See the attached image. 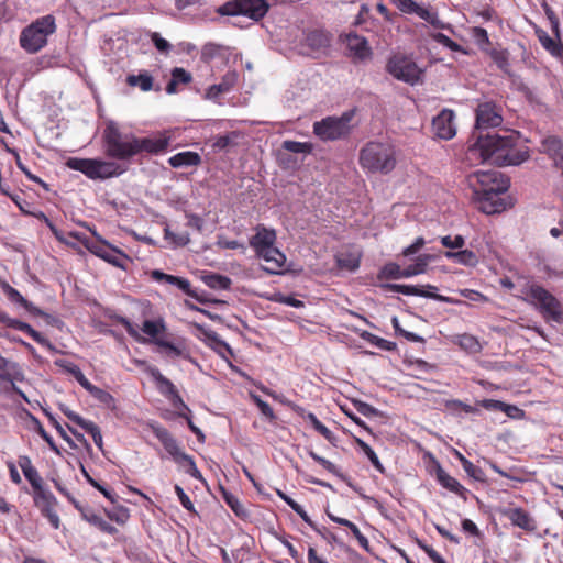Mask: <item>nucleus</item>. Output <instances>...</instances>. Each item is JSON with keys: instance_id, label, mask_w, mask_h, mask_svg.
Returning <instances> with one entry per match:
<instances>
[{"instance_id": "f257e3e1", "label": "nucleus", "mask_w": 563, "mask_h": 563, "mask_svg": "<svg viewBox=\"0 0 563 563\" xmlns=\"http://www.w3.org/2000/svg\"><path fill=\"white\" fill-rule=\"evenodd\" d=\"M514 143L512 135L479 133L476 142L468 147V155L496 165H519L529 158V151L515 148Z\"/></svg>"}, {"instance_id": "f03ea898", "label": "nucleus", "mask_w": 563, "mask_h": 563, "mask_svg": "<svg viewBox=\"0 0 563 563\" xmlns=\"http://www.w3.org/2000/svg\"><path fill=\"white\" fill-rule=\"evenodd\" d=\"M470 184L482 202L481 209L487 214L501 212L506 205L499 198L508 190L510 181L497 170H477L470 176Z\"/></svg>"}, {"instance_id": "7ed1b4c3", "label": "nucleus", "mask_w": 563, "mask_h": 563, "mask_svg": "<svg viewBox=\"0 0 563 563\" xmlns=\"http://www.w3.org/2000/svg\"><path fill=\"white\" fill-rule=\"evenodd\" d=\"M516 296L534 306L547 321L563 322V308L561 303L543 287L537 284L525 283Z\"/></svg>"}, {"instance_id": "20e7f679", "label": "nucleus", "mask_w": 563, "mask_h": 563, "mask_svg": "<svg viewBox=\"0 0 563 563\" xmlns=\"http://www.w3.org/2000/svg\"><path fill=\"white\" fill-rule=\"evenodd\" d=\"M396 151L391 144L369 142L360 152V164L371 173L387 175L396 167Z\"/></svg>"}, {"instance_id": "39448f33", "label": "nucleus", "mask_w": 563, "mask_h": 563, "mask_svg": "<svg viewBox=\"0 0 563 563\" xmlns=\"http://www.w3.org/2000/svg\"><path fill=\"white\" fill-rule=\"evenodd\" d=\"M102 139L107 156L119 161H128L135 156V135L121 132L117 122H107Z\"/></svg>"}, {"instance_id": "423d86ee", "label": "nucleus", "mask_w": 563, "mask_h": 563, "mask_svg": "<svg viewBox=\"0 0 563 563\" xmlns=\"http://www.w3.org/2000/svg\"><path fill=\"white\" fill-rule=\"evenodd\" d=\"M55 19L53 15H45L25 27L20 36L21 46L29 53H36L47 43V36L55 32Z\"/></svg>"}, {"instance_id": "0eeeda50", "label": "nucleus", "mask_w": 563, "mask_h": 563, "mask_svg": "<svg viewBox=\"0 0 563 563\" xmlns=\"http://www.w3.org/2000/svg\"><path fill=\"white\" fill-rule=\"evenodd\" d=\"M386 70L395 79L410 86L421 84L424 74L423 68L416 63L412 56L402 53H396L388 58Z\"/></svg>"}, {"instance_id": "6e6552de", "label": "nucleus", "mask_w": 563, "mask_h": 563, "mask_svg": "<svg viewBox=\"0 0 563 563\" xmlns=\"http://www.w3.org/2000/svg\"><path fill=\"white\" fill-rule=\"evenodd\" d=\"M66 166L70 169L81 172L90 179H107L123 173V169L115 162L96 158L70 157L67 159Z\"/></svg>"}, {"instance_id": "1a4fd4ad", "label": "nucleus", "mask_w": 563, "mask_h": 563, "mask_svg": "<svg viewBox=\"0 0 563 563\" xmlns=\"http://www.w3.org/2000/svg\"><path fill=\"white\" fill-rule=\"evenodd\" d=\"M353 111H346L341 117H327L313 123V133L322 141H335L350 134Z\"/></svg>"}, {"instance_id": "9d476101", "label": "nucleus", "mask_w": 563, "mask_h": 563, "mask_svg": "<svg viewBox=\"0 0 563 563\" xmlns=\"http://www.w3.org/2000/svg\"><path fill=\"white\" fill-rule=\"evenodd\" d=\"M152 429L155 437L161 441L164 449L175 460V462L185 463L186 472L194 478L202 481V474L197 468L192 456L181 451L176 439L168 432V430L159 426H152Z\"/></svg>"}, {"instance_id": "9b49d317", "label": "nucleus", "mask_w": 563, "mask_h": 563, "mask_svg": "<svg viewBox=\"0 0 563 563\" xmlns=\"http://www.w3.org/2000/svg\"><path fill=\"white\" fill-rule=\"evenodd\" d=\"M268 8L265 0H233L219 7L217 11L221 15H243L258 21L267 13Z\"/></svg>"}, {"instance_id": "f8f14e48", "label": "nucleus", "mask_w": 563, "mask_h": 563, "mask_svg": "<svg viewBox=\"0 0 563 563\" xmlns=\"http://www.w3.org/2000/svg\"><path fill=\"white\" fill-rule=\"evenodd\" d=\"M92 233L98 238V241H87V249L98 257L110 263L111 265L119 267L121 269H126V263L130 261L129 256L121 252L120 250H118L117 247L110 245L108 242L101 240L95 231Z\"/></svg>"}, {"instance_id": "ddd939ff", "label": "nucleus", "mask_w": 563, "mask_h": 563, "mask_svg": "<svg viewBox=\"0 0 563 563\" xmlns=\"http://www.w3.org/2000/svg\"><path fill=\"white\" fill-rule=\"evenodd\" d=\"M503 122L501 107L494 101L479 102L476 108L477 131L499 126Z\"/></svg>"}, {"instance_id": "4468645a", "label": "nucleus", "mask_w": 563, "mask_h": 563, "mask_svg": "<svg viewBox=\"0 0 563 563\" xmlns=\"http://www.w3.org/2000/svg\"><path fill=\"white\" fill-rule=\"evenodd\" d=\"M170 136L167 132H159L148 137L135 136V155L143 152L148 154H157L166 150L169 145Z\"/></svg>"}, {"instance_id": "2eb2a0df", "label": "nucleus", "mask_w": 563, "mask_h": 563, "mask_svg": "<svg viewBox=\"0 0 563 563\" xmlns=\"http://www.w3.org/2000/svg\"><path fill=\"white\" fill-rule=\"evenodd\" d=\"M454 117L452 110L444 109L433 119L432 124L438 137L450 140L455 135Z\"/></svg>"}, {"instance_id": "dca6fc26", "label": "nucleus", "mask_w": 563, "mask_h": 563, "mask_svg": "<svg viewBox=\"0 0 563 563\" xmlns=\"http://www.w3.org/2000/svg\"><path fill=\"white\" fill-rule=\"evenodd\" d=\"M276 232L274 229H267L263 224L255 228V234L250 239V246L255 253L263 252L264 250L275 246Z\"/></svg>"}, {"instance_id": "f3484780", "label": "nucleus", "mask_w": 563, "mask_h": 563, "mask_svg": "<svg viewBox=\"0 0 563 563\" xmlns=\"http://www.w3.org/2000/svg\"><path fill=\"white\" fill-rule=\"evenodd\" d=\"M0 322H2L3 324H5L9 328L26 332L38 344H41L49 350H54V346L52 345V343L46 338H44L40 332L35 331L29 323H25L18 319L10 318L5 313H0Z\"/></svg>"}, {"instance_id": "a211bd4d", "label": "nucleus", "mask_w": 563, "mask_h": 563, "mask_svg": "<svg viewBox=\"0 0 563 563\" xmlns=\"http://www.w3.org/2000/svg\"><path fill=\"white\" fill-rule=\"evenodd\" d=\"M194 327L206 338L208 345L220 356L227 358V355H233L229 344L222 341L214 331L209 330L199 323H194Z\"/></svg>"}, {"instance_id": "6ab92c4d", "label": "nucleus", "mask_w": 563, "mask_h": 563, "mask_svg": "<svg viewBox=\"0 0 563 563\" xmlns=\"http://www.w3.org/2000/svg\"><path fill=\"white\" fill-rule=\"evenodd\" d=\"M351 55L357 60H366L372 56V49L365 37L357 34H349L346 38Z\"/></svg>"}, {"instance_id": "aec40b11", "label": "nucleus", "mask_w": 563, "mask_h": 563, "mask_svg": "<svg viewBox=\"0 0 563 563\" xmlns=\"http://www.w3.org/2000/svg\"><path fill=\"white\" fill-rule=\"evenodd\" d=\"M256 255L266 263L264 269L271 274H277L286 262L285 254L275 246L264 250Z\"/></svg>"}, {"instance_id": "412c9836", "label": "nucleus", "mask_w": 563, "mask_h": 563, "mask_svg": "<svg viewBox=\"0 0 563 563\" xmlns=\"http://www.w3.org/2000/svg\"><path fill=\"white\" fill-rule=\"evenodd\" d=\"M73 504L76 509L80 511L81 517L92 526L109 534H114L118 532V529L114 526L108 523L103 518L95 514L91 509L81 506L77 500H73Z\"/></svg>"}, {"instance_id": "4be33fe9", "label": "nucleus", "mask_w": 563, "mask_h": 563, "mask_svg": "<svg viewBox=\"0 0 563 563\" xmlns=\"http://www.w3.org/2000/svg\"><path fill=\"white\" fill-rule=\"evenodd\" d=\"M540 151L549 155L556 166L563 167V141L555 136H548L541 141Z\"/></svg>"}, {"instance_id": "5701e85b", "label": "nucleus", "mask_w": 563, "mask_h": 563, "mask_svg": "<svg viewBox=\"0 0 563 563\" xmlns=\"http://www.w3.org/2000/svg\"><path fill=\"white\" fill-rule=\"evenodd\" d=\"M151 277L155 280V282H158V283H167V284H170V285H174L176 286L177 288H179L180 290H183L185 294H187L188 296L190 297H197L194 291L191 290V286H190V283L188 279L186 278H183V277H178V276H174V275H169V274H166L162 271H158V269H154L151 272Z\"/></svg>"}, {"instance_id": "b1692460", "label": "nucleus", "mask_w": 563, "mask_h": 563, "mask_svg": "<svg viewBox=\"0 0 563 563\" xmlns=\"http://www.w3.org/2000/svg\"><path fill=\"white\" fill-rule=\"evenodd\" d=\"M503 514L511 521L512 525L523 530L532 531L536 529L534 520L521 508H507Z\"/></svg>"}, {"instance_id": "393cba45", "label": "nucleus", "mask_w": 563, "mask_h": 563, "mask_svg": "<svg viewBox=\"0 0 563 563\" xmlns=\"http://www.w3.org/2000/svg\"><path fill=\"white\" fill-rule=\"evenodd\" d=\"M236 73L229 71L223 77L220 84L212 85L208 88L206 92V98L210 100H216L220 95L229 92L236 82Z\"/></svg>"}, {"instance_id": "a878e982", "label": "nucleus", "mask_w": 563, "mask_h": 563, "mask_svg": "<svg viewBox=\"0 0 563 563\" xmlns=\"http://www.w3.org/2000/svg\"><path fill=\"white\" fill-rule=\"evenodd\" d=\"M2 289L12 302L19 303L20 306L25 308L30 313L35 316L47 317L46 313H44L41 309L35 307L32 302L27 301L15 288L10 286L9 284L4 283L2 285Z\"/></svg>"}, {"instance_id": "bb28decb", "label": "nucleus", "mask_w": 563, "mask_h": 563, "mask_svg": "<svg viewBox=\"0 0 563 563\" xmlns=\"http://www.w3.org/2000/svg\"><path fill=\"white\" fill-rule=\"evenodd\" d=\"M168 163L174 168L198 166L201 163V157L196 152H181L172 156Z\"/></svg>"}, {"instance_id": "cd10ccee", "label": "nucleus", "mask_w": 563, "mask_h": 563, "mask_svg": "<svg viewBox=\"0 0 563 563\" xmlns=\"http://www.w3.org/2000/svg\"><path fill=\"white\" fill-rule=\"evenodd\" d=\"M330 42V35L323 31H312L306 36V45L316 52L327 48Z\"/></svg>"}, {"instance_id": "c85d7f7f", "label": "nucleus", "mask_w": 563, "mask_h": 563, "mask_svg": "<svg viewBox=\"0 0 563 563\" xmlns=\"http://www.w3.org/2000/svg\"><path fill=\"white\" fill-rule=\"evenodd\" d=\"M438 482L450 492L463 496L466 489L452 476H450L441 466L437 468Z\"/></svg>"}, {"instance_id": "c756f323", "label": "nucleus", "mask_w": 563, "mask_h": 563, "mask_svg": "<svg viewBox=\"0 0 563 563\" xmlns=\"http://www.w3.org/2000/svg\"><path fill=\"white\" fill-rule=\"evenodd\" d=\"M432 258V255L429 254L419 255L413 264H410L404 268L402 276L405 278H409L419 274H423Z\"/></svg>"}, {"instance_id": "7c9ffc66", "label": "nucleus", "mask_w": 563, "mask_h": 563, "mask_svg": "<svg viewBox=\"0 0 563 563\" xmlns=\"http://www.w3.org/2000/svg\"><path fill=\"white\" fill-rule=\"evenodd\" d=\"M538 38L541 45L553 56L560 58L563 56V46L552 38L545 31H537Z\"/></svg>"}, {"instance_id": "2f4dec72", "label": "nucleus", "mask_w": 563, "mask_h": 563, "mask_svg": "<svg viewBox=\"0 0 563 563\" xmlns=\"http://www.w3.org/2000/svg\"><path fill=\"white\" fill-rule=\"evenodd\" d=\"M126 82L131 87L139 86L142 91H150L153 88V77L147 71L140 73L139 75H129Z\"/></svg>"}, {"instance_id": "473e14b6", "label": "nucleus", "mask_w": 563, "mask_h": 563, "mask_svg": "<svg viewBox=\"0 0 563 563\" xmlns=\"http://www.w3.org/2000/svg\"><path fill=\"white\" fill-rule=\"evenodd\" d=\"M336 263L340 268L353 272L360 266V256L355 253L341 252L336 255Z\"/></svg>"}, {"instance_id": "72a5a7b5", "label": "nucleus", "mask_w": 563, "mask_h": 563, "mask_svg": "<svg viewBox=\"0 0 563 563\" xmlns=\"http://www.w3.org/2000/svg\"><path fill=\"white\" fill-rule=\"evenodd\" d=\"M446 256L463 265L474 266L477 264V256L470 250L446 252Z\"/></svg>"}, {"instance_id": "f704fd0d", "label": "nucleus", "mask_w": 563, "mask_h": 563, "mask_svg": "<svg viewBox=\"0 0 563 563\" xmlns=\"http://www.w3.org/2000/svg\"><path fill=\"white\" fill-rule=\"evenodd\" d=\"M203 282L213 289H228L231 285L230 278L219 274H208L203 276Z\"/></svg>"}, {"instance_id": "c9c22d12", "label": "nucleus", "mask_w": 563, "mask_h": 563, "mask_svg": "<svg viewBox=\"0 0 563 563\" xmlns=\"http://www.w3.org/2000/svg\"><path fill=\"white\" fill-rule=\"evenodd\" d=\"M223 498L232 511L240 518L247 517V510L240 503L239 498L231 493L223 490Z\"/></svg>"}, {"instance_id": "e433bc0d", "label": "nucleus", "mask_w": 563, "mask_h": 563, "mask_svg": "<svg viewBox=\"0 0 563 563\" xmlns=\"http://www.w3.org/2000/svg\"><path fill=\"white\" fill-rule=\"evenodd\" d=\"M35 494H34V503L36 505L37 508H41V507H48V505H55L56 504V498L54 497V495L48 492L47 489H45L44 487L37 489V490H34Z\"/></svg>"}, {"instance_id": "4c0bfd02", "label": "nucleus", "mask_w": 563, "mask_h": 563, "mask_svg": "<svg viewBox=\"0 0 563 563\" xmlns=\"http://www.w3.org/2000/svg\"><path fill=\"white\" fill-rule=\"evenodd\" d=\"M146 371L157 382V384L161 387H165L167 389V391L173 394V395L177 394L174 384L168 378L163 376L158 368L153 367V366H147Z\"/></svg>"}, {"instance_id": "58836bf2", "label": "nucleus", "mask_w": 563, "mask_h": 563, "mask_svg": "<svg viewBox=\"0 0 563 563\" xmlns=\"http://www.w3.org/2000/svg\"><path fill=\"white\" fill-rule=\"evenodd\" d=\"M283 148L290 153L310 154L313 150V146L311 143L308 142H297L287 140L283 142Z\"/></svg>"}, {"instance_id": "ea45409f", "label": "nucleus", "mask_w": 563, "mask_h": 563, "mask_svg": "<svg viewBox=\"0 0 563 563\" xmlns=\"http://www.w3.org/2000/svg\"><path fill=\"white\" fill-rule=\"evenodd\" d=\"M356 443L358 448L364 452V454L368 457V460L372 462L374 467L378 472L384 473V467L374 450L365 441L358 438L356 439Z\"/></svg>"}, {"instance_id": "a19ab883", "label": "nucleus", "mask_w": 563, "mask_h": 563, "mask_svg": "<svg viewBox=\"0 0 563 563\" xmlns=\"http://www.w3.org/2000/svg\"><path fill=\"white\" fill-rule=\"evenodd\" d=\"M165 330V324L163 321H152V320H145L143 322V325H142V331L154 338L157 339L156 336Z\"/></svg>"}, {"instance_id": "79ce46f5", "label": "nucleus", "mask_w": 563, "mask_h": 563, "mask_svg": "<svg viewBox=\"0 0 563 563\" xmlns=\"http://www.w3.org/2000/svg\"><path fill=\"white\" fill-rule=\"evenodd\" d=\"M457 342L460 346L468 352H478L481 350L479 342L471 334H462L459 336Z\"/></svg>"}, {"instance_id": "37998d69", "label": "nucleus", "mask_w": 563, "mask_h": 563, "mask_svg": "<svg viewBox=\"0 0 563 563\" xmlns=\"http://www.w3.org/2000/svg\"><path fill=\"white\" fill-rule=\"evenodd\" d=\"M82 429L92 437L95 444L100 450H102L103 443H102V434H101L100 428L95 422L88 420L82 426Z\"/></svg>"}, {"instance_id": "c03bdc74", "label": "nucleus", "mask_w": 563, "mask_h": 563, "mask_svg": "<svg viewBox=\"0 0 563 563\" xmlns=\"http://www.w3.org/2000/svg\"><path fill=\"white\" fill-rule=\"evenodd\" d=\"M463 470L466 472V474L474 478L475 481L484 482L485 481V474L482 471L481 467L474 465L468 460L463 461Z\"/></svg>"}, {"instance_id": "a18cd8bd", "label": "nucleus", "mask_w": 563, "mask_h": 563, "mask_svg": "<svg viewBox=\"0 0 563 563\" xmlns=\"http://www.w3.org/2000/svg\"><path fill=\"white\" fill-rule=\"evenodd\" d=\"M107 516L109 519L123 525L128 521L130 514L129 510L124 507H117L112 510L107 511Z\"/></svg>"}, {"instance_id": "49530a36", "label": "nucleus", "mask_w": 563, "mask_h": 563, "mask_svg": "<svg viewBox=\"0 0 563 563\" xmlns=\"http://www.w3.org/2000/svg\"><path fill=\"white\" fill-rule=\"evenodd\" d=\"M424 288H427L428 290L420 288L419 297L430 298V299H434V300H438L441 302H450V303L454 302V300L449 297L438 295V294L431 291V290H437V287L433 285H427V286H424Z\"/></svg>"}, {"instance_id": "de8ad7c7", "label": "nucleus", "mask_w": 563, "mask_h": 563, "mask_svg": "<svg viewBox=\"0 0 563 563\" xmlns=\"http://www.w3.org/2000/svg\"><path fill=\"white\" fill-rule=\"evenodd\" d=\"M154 343L158 347L164 349L168 356H180V355H183V350L180 347L176 346L175 344H173L172 342H168V341L163 340V339H155Z\"/></svg>"}, {"instance_id": "09e8293b", "label": "nucleus", "mask_w": 563, "mask_h": 563, "mask_svg": "<svg viewBox=\"0 0 563 563\" xmlns=\"http://www.w3.org/2000/svg\"><path fill=\"white\" fill-rule=\"evenodd\" d=\"M402 273L404 269H401L400 266L396 263L386 264L382 269V275L391 279L405 278Z\"/></svg>"}, {"instance_id": "8fccbe9b", "label": "nucleus", "mask_w": 563, "mask_h": 563, "mask_svg": "<svg viewBox=\"0 0 563 563\" xmlns=\"http://www.w3.org/2000/svg\"><path fill=\"white\" fill-rule=\"evenodd\" d=\"M15 364L11 363L0 354V378L3 380H11Z\"/></svg>"}, {"instance_id": "3c124183", "label": "nucleus", "mask_w": 563, "mask_h": 563, "mask_svg": "<svg viewBox=\"0 0 563 563\" xmlns=\"http://www.w3.org/2000/svg\"><path fill=\"white\" fill-rule=\"evenodd\" d=\"M387 288L400 292L406 296H418L420 294V287L411 285H387Z\"/></svg>"}, {"instance_id": "603ef678", "label": "nucleus", "mask_w": 563, "mask_h": 563, "mask_svg": "<svg viewBox=\"0 0 563 563\" xmlns=\"http://www.w3.org/2000/svg\"><path fill=\"white\" fill-rule=\"evenodd\" d=\"M273 300L279 303H284L294 308H302L305 306L303 301L296 299L291 296H286L283 294H275Z\"/></svg>"}, {"instance_id": "864d4df0", "label": "nucleus", "mask_w": 563, "mask_h": 563, "mask_svg": "<svg viewBox=\"0 0 563 563\" xmlns=\"http://www.w3.org/2000/svg\"><path fill=\"white\" fill-rule=\"evenodd\" d=\"M34 490L43 487V479L35 467L23 473Z\"/></svg>"}, {"instance_id": "5fc2aeb1", "label": "nucleus", "mask_w": 563, "mask_h": 563, "mask_svg": "<svg viewBox=\"0 0 563 563\" xmlns=\"http://www.w3.org/2000/svg\"><path fill=\"white\" fill-rule=\"evenodd\" d=\"M309 455L316 461L318 462L320 465H322L328 472L334 474V475H340V472H339V468L336 467V465H334L332 462H330L329 460L318 455L316 452L313 451H310L309 452Z\"/></svg>"}, {"instance_id": "6e6d98bb", "label": "nucleus", "mask_w": 563, "mask_h": 563, "mask_svg": "<svg viewBox=\"0 0 563 563\" xmlns=\"http://www.w3.org/2000/svg\"><path fill=\"white\" fill-rule=\"evenodd\" d=\"M175 493L177 494L181 506L188 511L196 514L195 506L191 503L189 496L184 492V489L179 485H175Z\"/></svg>"}, {"instance_id": "4d7b16f0", "label": "nucleus", "mask_w": 563, "mask_h": 563, "mask_svg": "<svg viewBox=\"0 0 563 563\" xmlns=\"http://www.w3.org/2000/svg\"><path fill=\"white\" fill-rule=\"evenodd\" d=\"M353 405L356 408V410L365 417H373L378 413V410L376 408L362 400H353Z\"/></svg>"}, {"instance_id": "13d9d810", "label": "nucleus", "mask_w": 563, "mask_h": 563, "mask_svg": "<svg viewBox=\"0 0 563 563\" xmlns=\"http://www.w3.org/2000/svg\"><path fill=\"white\" fill-rule=\"evenodd\" d=\"M165 238L170 239L176 245L184 246L190 242L188 233L175 234L168 228H165Z\"/></svg>"}, {"instance_id": "bf43d9fd", "label": "nucleus", "mask_w": 563, "mask_h": 563, "mask_svg": "<svg viewBox=\"0 0 563 563\" xmlns=\"http://www.w3.org/2000/svg\"><path fill=\"white\" fill-rule=\"evenodd\" d=\"M82 470V473H84V476L86 477L87 482L93 486L95 488H97L106 498L110 499L111 501H114V497H113V494L108 490L107 488H104L102 485H100L97 481H95L87 472L84 467H81Z\"/></svg>"}, {"instance_id": "052dcab7", "label": "nucleus", "mask_w": 563, "mask_h": 563, "mask_svg": "<svg viewBox=\"0 0 563 563\" xmlns=\"http://www.w3.org/2000/svg\"><path fill=\"white\" fill-rule=\"evenodd\" d=\"M37 423V433L42 437V439L48 444L49 449L55 452L56 454H60V451L56 443L54 442L53 438L45 431L43 426L40 423L38 420H35Z\"/></svg>"}, {"instance_id": "680f3d73", "label": "nucleus", "mask_w": 563, "mask_h": 563, "mask_svg": "<svg viewBox=\"0 0 563 563\" xmlns=\"http://www.w3.org/2000/svg\"><path fill=\"white\" fill-rule=\"evenodd\" d=\"M253 400L257 405L261 413L268 418L269 420H273L275 418L274 411L272 407L264 400H262L258 396H252Z\"/></svg>"}, {"instance_id": "e2e57ef3", "label": "nucleus", "mask_w": 563, "mask_h": 563, "mask_svg": "<svg viewBox=\"0 0 563 563\" xmlns=\"http://www.w3.org/2000/svg\"><path fill=\"white\" fill-rule=\"evenodd\" d=\"M472 35L481 47L489 44L488 34L485 29L476 26L472 30Z\"/></svg>"}, {"instance_id": "0e129e2a", "label": "nucleus", "mask_w": 563, "mask_h": 563, "mask_svg": "<svg viewBox=\"0 0 563 563\" xmlns=\"http://www.w3.org/2000/svg\"><path fill=\"white\" fill-rule=\"evenodd\" d=\"M172 78L178 84H189L191 81L190 73L180 67H176L172 70Z\"/></svg>"}, {"instance_id": "69168bd1", "label": "nucleus", "mask_w": 563, "mask_h": 563, "mask_svg": "<svg viewBox=\"0 0 563 563\" xmlns=\"http://www.w3.org/2000/svg\"><path fill=\"white\" fill-rule=\"evenodd\" d=\"M443 246L449 249H461L465 241L462 235H455L453 239L451 236H443L441 240Z\"/></svg>"}, {"instance_id": "338daca9", "label": "nucleus", "mask_w": 563, "mask_h": 563, "mask_svg": "<svg viewBox=\"0 0 563 563\" xmlns=\"http://www.w3.org/2000/svg\"><path fill=\"white\" fill-rule=\"evenodd\" d=\"M347 528L351 530L353 536L356 538V540L358 541L360 545L363 549L368 550L369 542H368L367 538L360 531L357 526L354 525L353 522H351Z\"/></svg>"}, {"instance_id": "774afa93", "label": "nucleus", "mask_w": 563, "mask_h": 563, "mask_svg": "<svg viewBox=\"0 0 563 563\" xmlns=\"http://www.w3.org/2000/svg\"><path fill=\"white\" fill-rule=\"evenodd\" d=\"M500 411L505 412L509 418L512 419H520L525 415L522 409L518 408L515 405H508L505 402Z\"/></svg>"}]
</instances>
